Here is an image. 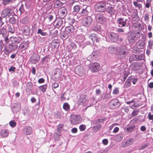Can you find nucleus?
<instances>
[{
    "instance_id": "4468645a",
    "label": "nucleus",
    "mask_w": 153,
    "mask_h": 153,
    "mask_svg": "<svg viewBox=\"0 0 153 153\" xmlns=\"http://www.w3.org/2000/svg\"><path fill=\"white\" fill-rule=\"evenodd\" d=\"M39 58L40 56L34 53L32 56L30 57V60L33 63L36 64L39 60Z\"/></svg>"
},
{
    "instance_id": "6e6d98bb",
    "label": "nucleus",
    "mask_w": 153,
    "mask_h": 153,
    "mask_svg": "<svg viewBox=\"0 0 153 153\" xmlns=\"http://www.w3.org/2000/svg\"><path fill=\"white\" fill-rule=\"evenodd\" d=\"M10 21L12 24H15L16 22V19L14 17L10 18Z\"/></svg>"
},
{
    "instance_id": "dca6fc26",
    "label": "nucleus",
    "mask_w": 153,
    "mask_h": 153,
    "mask_svg": "<svg viewBox=\"0 0 153 153\" xmlns=\"http://www.w3.org/2000/svg\"><path fill=\"white\" fill-rule=\"evenodd\" d=\"M29 43V42L27 41H22L19 46V48L22 51L26 49L28 47Z\"/></svg>"
},
{
    "instance_id": "9b49d317",
    "label": "nucleus",
    "mask_w": 153,
    "mask_h": 153,
    "mask_svg": "<svg viewBox=\"0 0 153 153\" xmlns=\"http://www.w3.org/2000/svg\"><path fill=\"white\" fill-rule=\"evenodd\" d=\"M92 22V20L91 17L88 16L83 19L82 24L85 27H88L91 25Z\"/></svg>"
},
{
    "instance_id": "5701e85b",
    "label": "nucleus",
    "mask_w": 153,
    "mask_h": 153,
    "mask_svg": "<svg viewBox=\"0 0 153 153\" xmlns=\"http://www.w3.org/2000/svg\"><path fill=\"white\" fill-rule=\"evenodd\" d=\"M132 79V76L129 77L125 83L124 85L126 88L129 87L131 86V81Z\"/></svg>"
},
{
    "instance_id": "b1692460",
    "label": "nucleus",
    "mask_w": 153,
    "mask_h": 153,
    "mask_svg": "<svg viewBox=\"0 0 153 153\" xmlns=\"http://www.w3.org/2000/svg\"><path fill=\"white\" fill-rule=\"evenodd\" d=\"M66 31L68 33H72L74 31V27L72 25H70L65 28Z\"/></svg>"
},
{
    "instance_id": "8fccbe9b",
    "label": "nucleus",
    "mask_w": 153,
    "mask_h": 153,
    "mask_svg": "<svg viewBox=\"0 0 153 153\" xmlns=\"http://www.w3.org/2000/svg\"><path fill=\"white\" fill-rule=\"evenodd\" d=\"M148 117L149 120H153V114L152 115L151 112L149 113Z\"/></svg>"
},
{
    "instance_id": "1a4fd4ad",
    "label": "nucleus",
    "mask_w": 153,
    "mask_h": 153,
    "mask_svg": "<svg viewBox=\"0 0 153 153\" xmlns=\"http://www.w3.org/2000/svg\"><path fill=\"white\" fill-rule=\"evenodd\" d=\"M127 19H125L124 21L123 18H118L117 20V23L118 25V26L119 27H122L125 26H128L127 25Z\"/></svg>"
},
{
    "instance_id": "e2e57ef3",
    "label": "nucleus",
    "mask_w": 153,
    "mask_h": 153,
    "mask_svg": "<svg viewBox=\"0 0 153 153\" xmlns=\"http://www.w3.org/2000/svg\"><path fill=\"white\" fill-rule=\"evenodd\" d=\"M132 82L133 84H135V83H136V82H137V78H135V77H134L133 78L132 77Z\"/></svg>"
},
{
    "instance_id": "4be33fe9",
    "label": "nucleus",
    "mask_w": 153,
    "mask_h": 153,
    "mask_svg": "<svg viewBox=\"0 0 153 153\" xmlns=\"http://www.w3.org/2000/svg\"><path fill=\"white\" fill-rule=\"evenodd\" d=\"M8 131L6 129H4L1 130V135L2 137H7L9 134Z\"/></svg>"
},
{
    "instance_id": "f257e3e1",
    "label": "nucleus",
    "mask_w": 153,
    "mask_h": 153,
    "mask_svg": "<svg viewBox=\"0 0 153 153\" xmlns=\"http://www.w3.org/2000/svg\"><path fill=\"white\" fill-rule=\"evenodd\" d=\"M128 53V51L124 46L120 47L118 50V56L120 59L125 58Z\"/></svg>"
},
{
    "instance_id": "79ce46f5",
    "label": "nucleus",
    "mask_w": 153,
    "mask_h": 153,
    "mask_svg": "<svg viewBox=\"0 0 153 153\" xmlns=\"http://www.w3.org/2000/svg\"><path fill=\"white\" fill-rule=\"evenodd\" d=\"M134 126H129L126 128V130L128 132H131L133 130Z\"/></svg>"
},
{
    "instance_id": "3c124183",
    "label": "nucleus",
    "mask_w": 153,
    "mask_h": 153,
    "mask_svg": "<svg viewBox=\"0 0 153 153\" xmlns=\"http://www.w3.org/2000/svg\"><path fill=\"white\" fill-rule=\"evenodd\" d=\"M80 101L84 104L86 102V99L85 98H83L82 97H80Z\"/></svg>"
},
{
    "instance_id": "e433bc0d",
    "label": "nucleus",
    "mask_w": 153,
    "mask_h": 153,
    "mask_svg": "<svg viewBox=\"0 0 153 153\" xmlns=\"http://www.w3.org/2000/svg\"><path fill=\"white\" fill-rule=\"evenodd\" d=\"M108 12L111 15H113L115 13V11L113 7H108Z\"/></svg>"
},
{
    "instance_id": "39448f33",
    "label": "nucleus",
    "mask_w": 153,
    "mask_h": 153,
    "mask_svg": "<svg viewBox=\"0 0 153 153\" xmlns=\"http://www.w3.org/2000/svg\"><path fill=\"white\" fill-rule=\"evenodd\" d=\"M81 122V117L78 115L72 116L71 119V123L73 125H77Z\"/></svg>"
},
{
    "instance_id": "ea45409f",
    "label": "nucleus",
    "mask_w": 153,
    "mask_h": 153,
    "mask_svg": "<svg viewBox=\"0 0 153 153\" xmlns=\"http://www.w3.org/2000/svg\"><path fill=\"white\" fill-rule=\"evenodd\" d=\"M9 125L12 128H14L16 126V123L14 120H11L9 122Z\"/></svg>"
},
{
    "instance_id": "49530a36",
    "label": "nucleus",
    "mask_w": 153,
    "mask_h": 153,
    "mask_svg": "<svg viewBox=\"0 0 153 153\" xmlns=\"http://www.w3.org/2000/svg\"><path fill=\"white\" fill-rule=\"evenodd\" d=\"M64 125L63 124H61L59 125L57 128V130L59 131L61 130L64 127Z\"/></svg>"
},
{
    "instance_id": "c9c22d12",
    "label": "nucleus",
    "mask_w": 153,
    "mask_h": 153,
    "mask_svg": "<svg viewBox=\"0 0 153 153\" xmlns=\"http://www.w3.org/2000/svg\"><path fill=\"white\" fill-rule=\"evenodd\" d=\"M148 48L149 49H152L153 48V40L150 39L149 41Z\"/></svg>"
},
{
    "instance_id": "4d7b16f0",
    "label": "nucleus",
    "mask_w": 153,
    "mask_h": 153,
    "mask_svg": "<svg viewBox=\"0 0 153 153\" xmlns=\"http://www.w3.org/2000/svg\"><path fill=\"white\" fill-rule=\"evenodd\" d=\"M8 29L9 32L12 33H14L15 31V30L14 28L11 27H10L8 28Z\"/></svg>"
},
{
    "instance_id": "c03bdc74",
    "label": "nucleus",
    "mask_w": 153,
    "mask_h": 153,
    "mask_svg": "<svg viewBox=\"0 0 153 153\" xmlns=\"http://www.w3.org/2000/svg\"><path fill=\"white\" fill-rule=\"evenodd\" d=\"M80 9V8L79 6L78 5H76L74 7V11L76 12H79Z\"/></svg>"
},
{
    "instance_id": "680f3d73",
    "label": "nucleus",
    "mask_w": 153,
    "mask_h": 153,
    "mask_svg": "<svg viewBox=\"0 0 153 153\" xmlns=\"http://www.w3.org/2000/svg\"><path fill=\"white\" fill-rule=\"evenodd\" d=\"M45 82V80L43 78L39 79L38 80V82L39 83H43Z\"/></svg>"
},
{
    "instance_id": "0e129e2a",
    "label": "nucleus",
    "mask_w": 153,
    "mask_h": 153,
    "mask_svg": "<svg viewBox=\"0 0 153 153\" xmlns=\"http://www.w3.org/2000/svg\"><path fill=\"white\" fill-rule=\"evenodd\" d=\"M108 142V140L107 139H104L102 141V143L105 145H107Z\"/></svg>"
},
{
    "instance_id": "6e6552de",
    "label": "nucleus",
    "mask_w": 153,
    "mask_h": 153,
    "mask_svg": "<svg viewBox=\"0 0 153 153\" xmlns=\"http://www.w3.org/2000/svg\"><path fill=\"white\" fill-rule=\"evenodd\" d=\"M144 58V55L141 54L140 55L133 54L129 57V61L132 62L133 61H138L143 60Z\"/></svg>"
},
{
    "instance_id": "ddd939ff",
    "label": "nucleus",
    "mask_w": 153,
    "mask_h": 153,
    "mask_svg": "<svg viewBox=\"0 0 153 153\" xmlns=\"http://www.w3.org/2000/svg\"><path fill=\"white\" fill-rule=\"evenodd\" d=\"M76 73L79 76H82L85 73V70L82 66H77L75 69Z\"/></svg>"
},
{
    "instance_id": "aec40b11",
    "label": "nucleus",
    "mask_w": 153,
    "mask_h": 153,
    "mask_svg": "<svg viewBox=\"0 0 153 153\" xmlns=\"http://www.w3.org/2000/svg\"><path fill=\"white\" fill-rule=\"evenodd\" d=\"M111 103L115 108L117 107L120 105V103L119 102L118 99L113 100L111 102Z\"/></svg>"
},
{
    "instance_id": "c756f323",
    "label": "nucleus",
    "mask_w": 153,
    "mask_h": 153,
    "mask_svg": "<svg viewBox=\"0 0 153 153\" xmlns=\"http://www.w3.org/2000/svg\"><path fill=\"white\" fill-rule=\"evenodd\" d=\"M54 5L56 8H57L61 7L62 5V3L59 0H57L55 2Z\"/></svg>"
},
{
    "instance_id": "4c0bfd02",
    "label": "nucleus",
    "mask_w": 153,
    "mask_h": 153,
    "mask_svg": "<svg viewBox=\"0 0 153 153\" xmlns=\"http://www.w3.org/2000/svg\"><path fill=\"white\" fill-rule=\"evenodd\" d=\"M101 128V124L97 125L94 127V130L96 131H97L100 130Z\"/></svg>"
},
{
    "instance_id": "5fc2aeb1",
    "label": "nucleus",
    "mask_w": 153,
    "mask_h": 153,
    "mask_svg": "<svg viewBox=\"0 0 153 153\" xmlns=\"http://www.w3.org/2000/svg\"><path fill=\"white\" fill-rule=\"evenodd\" d=\"M12 0H3V3L4 4L6 5L11 1Z\"/></svg>"
},
{
    "instance_id": "a211bd4d",
    "label": "nucleus",
    "mask_w": 153,
    "mask_h": 153,
    "mask_svg": "<svg viewBox=\"0 0 153 153\" xmlns=\"http://www.w3.org/2000/svg\"><path fill=\"white\" fill-rule=\"evenodd\" d=\"M135 36H134L133 33H130L127 36L128 40L130 43H133L135 41Z\"/></svg>"
},
{
    "instance_id": "7ed1b4c3",
    "label": "nucleus",
    "mask_w": 153,
    "mask_h": 153,
    "mask_svg": "<svg viewBox=\"0 0 153 153\" xmlns=\"http://www.w3.org/2000/svg\"><path fill=\"white\" fill-rule=\"evenodd\" d=\"M107 3L105 1H102L97 3L95 6L96 10L97 11L104 12L106 9V5Z\"/></svg>"
},
{
    "instance_id": "09e8293b",
    "label": "nucleus",
    "mask_w": 153,
    "mask_h": 153,
    "mask_svg": "<svg viewBox=\"0 0 153 153\" xmlns=\"http://www.w3.org/2000/svg\"><path fill=\"white\" fill-rule=\"evenodd\" d=\"M139 111V110H138L134 111L131 114V115L132 116V117H134L137 115Z\"/></svg>"
},
{
    "instance_id": "a19ab883",
    "label": "nucleus",
    "mask_w": 153,
    "mask_h": 153,
    "mask_svg": "<svg viewBox=\"0 0 153 153\" xmlns=\"http://www.w3.org/2000/svg\"><path fill=\"white\" fill-rule=\"evenodd\" d=\"M129 109L128 107L124 106L122 107L121 108L122 111H125L126 113H128L129 111Z\"/></svg>"
},
{
    "instance_id": "a878e982",
    "label": "nucleus",
    "mask_w": 153,
    "mask_h": 153,
    "mask_svg": "<svg viewBox=\"0 0 153 153\" xmlns=\"http://www.w3.org/2000/svg\"><path fill=\"white\" fill-rule=\"evenodd\" d=\"M10 15V11L8 10L5 9L3 10L1 13V15L3 17H4L7 16H9Z\"/></svg>"
},
{
    "instance_id": "37998d69",
    "label": "nucleus",
    "mask_w": 153,
    "mask_h": 153,
    "mask_svg": "<svg viewBox=\"0 0 153 153\" xmlns=\"http://www.w3.org/2000/svg\"><path fill=\"white\" fill-rule=\"evenodd\" d=\"M69 46L71 47V50H74L76 49V45L74 43L72 42L70 45Z\"/></svg>"
},
{
    "instance_id": "2f4dec72",
    "label": "nucleus",
    "mask_w": 153,
    "mask_h": 153,
    "mask_svg": "<svg viewBox=\"0 0 153 153\" xmlns=\"http://www.w3.org/2000/svg\"><path fill=\"white\" fill-rule=\"evenodd\" d=\"M61 133L59 131L56 132L54 135V138L55 140L58 141L59 140L60 136L61 135Z\"/></svg>"
},
{
    "instance_id": "423d86ee",
    "label": "nucleus",
    "mask_w": 153,
    "mask_h": 153,
    "mask_svg": "<svg viewBox=\"0 0 153 153\" xmlns=\"http://www.w3.org/2000/svg\"><path fill=\"white\" fill-rule=\"evenodd\" d=\"M95 18L97 21L101 24L104 23L107 20L106 18L101 13L97 14Z\"/></svg>"
},
{
    "instance_id": "6ab92c4d",
    "label": "nucleus",
    "mask_w": 153,
    "mask_h": 153,
    "mask_svg": "<svg viewBox=\"0 0 153 153\" xmlns=\"http://www.w3.org/2000/svg\"><path fill=\"white\" fill-rule=\"evenodd\" d=\"M23 131L25 135H30L32 133V129L30 126H26L24 128Z\"/></svg>"
},
{
    "instance_id": "f704fd0d",
    "label": "nucleus",
    "mask_w": 153,
    "mask_h": 153,
    "mask_svg": "<svg viewBox=\"0 0 153 153\" xmlns=\"http://www.w3.org/2000/svg\"><path fill=\"white\" fill-rule=\"evenodd\" d=\"M123 137V135L122 134H119L117 135L115 139L117 141L119 142L122 139Z\"/></svg>"
},
{
    "instance_id": "20e7f679",
    "label": "nucleus",
    "mask_w": 153,
    "mask_h": 153,
    "mask_svg": "<svg viewBox=\"0 0 153 153\" xmlns=\"http://www.w3.org/2000/svg\"><path fill=\"white\" fill-rule=\"evenodd\" d=\"M118 38L119 36L117 34L114 33H112L108 35L106 38V39L107 41L109 39V40H108V41L114 42L117 41Z\"/></svg>"
},
{
    "instance_id": "bb28decb",
    "label": "nucleus",
    "mask_w": 153,
    "mask_h": 153,
    "mask_svg": "<svg viewBox=\"0 0 153 153\" xmlns=\"http://www.w3.org/2000/svg\"><path fill=\"white\" fill-rule=\"evenodd\" d=\"M68 37V35L67 32H64L61 33V37L63 40H65Z\"/></svg>"
},
{
    "instance_id": "393cba45",
    "label": "nucleus",
    "mask_w": 153,
    "mask_h": 153,
    "mask_svg": "<svg viewBox=\"0 0 153 153\" xmlns=\"http://www.w3.org/2000/svg\"><path fill=\"white\" fill-rule=\"evenodd\" d=\"M37 34H40L42 36H45L48 35V34L47 32H44L41 29H38L37 32Z\"/></svg>"
},
{
    "instance_id": "bf43d9fd",
    "label": "nucleus",
    "mask_w": 153,
    "mask_h": 153,
    "mask_svg": "<svg viewBox=\"0 0 153 153\" xmlns=\"http://www.w3.org/2000/svg\"><path fill=\"white\" fill-rule=\"evenodd\" d=\"M149 15L148 14H146L144 15V19L146 21L148 20L149 19Z\"/></svg>"
},
{
    "instance_id": "cd10ccee",
    "label": "nucleus",
    "mask_w": 153,
    "mask_h": 153,
    "mask_svg": "<svg viewBox=\"0 0 153 153\" xmlns=\"http://www.w3.org/2000/svg\"><path fill=\"white\" fill-rule=\"evenodd\" d=\"M7 31L5 29L0 27V36L4 37Z\"/></svg>"
},
{
    "instance_id": "412c9836",
    "label": "nucleus",
    "mask_w": 153,
    "mask_h": 153,
    "mask_svg": "<svg viewBox=\"0 0 153 153\" xmlns=\"http://www.w3.org/2000/svg\"><path fill=\"white\" fill-rule=\"evenodd\" d=\"M11 40L15 44H18L22 40V38L20 37H12Z\"/></svg>"
},
{
    "instance_id": "de8ad7c7",
    "label": "nucleus",
    "mask_w": 153,
    "mask_h": 153,
    "mask_svg": "<svg viewBox=\"0 0 153 153\" xmlns=\"http://www.w3.org/2000/svg\"><path fill=\"white\" fill-rule=\"evenodd\" d=\"M113 93L114 95H117L119 93V91L118 88H116L113 90Z\"/></svg>"
},
{
    "instance_id": "2eb2a0df",
    "label": "nucleus",
    "mask_w": 153,
    "mask_h": 153,
    "mask_svg": "<svg viewBox=\"0 0 153 153\" xmlns=\"http://www.w3.org/2000/svg\"><path fill=\"white\" fill-rule=\"evenodd\" d=\"M67 10L66 8L62 7L58 11V14L61 18H64L66 15Z\"/></svg>"
},
{
    "instance_id": "72a5a7b5",
    "label": "nucleus",
    "mask_w": 153,
    "mask_h": 153,
    "mask_svg": "<svg viewBox=\"0 0 153 153\" xmlns=\"http://www.w3.org/2000/svg\"><path fill=\"white\" fill-rule=\"evenodd\" d=\"M32 83L31 82H27L26 85V90L28 89L29 90H31L32 89Z\"/></svg>"
},
{
    "instance_id": "f8f14e48",
    "label": "nucleus",
    "mask_w": 153,
    "mask_h": 153,
    "mask_svg": "<svg viewBox=\"0 0 153 153\" xmlns=\"http://www.w3.org/2000/svg\"><path fill=\"white\" fill-rule=\"evenodd\" d=\"M21 105L19 103H16L12 105L11 109L14 113H17L20 111Z\"/></svg>"
},
{
    "instance_id": "864d4df0",
    "label": "nucleus",
    "mask_w": 153,
    "mask_h": 153,
    "mask_svg": "<svg viewBox=\"0 0 153 153\" xmlns=\"http://www.w3.org/2000/svg\"><path fill=\"white\" fill-rule=\"evenodd\" d=\"M117 32L119 33H123L124 32V30L122 28H118L117 29Z\"/></svg>"
},
{
    "instance_id": "f03ea898",
    "label": "nucleus",
    "mask_w": 153,
    "mask_h": 153,
    "mask_svg": "<svg viewBox=\"0 0 153 153\" xmlns=\"http://www.w3.org/2000/svg\"><path fill=\"white\" fill-rule=\"evenodd\" d=\"M17 48L18 45H16L9 44L4 46V53L6 55H7L12 51H15Z\"/></svg>"
},
{
    "instance_id": "f3484780",
    "label": "nucleus",
    "mask_w": 153,
    "mask_h": 153,
    "mask_svg": "<svg viewBox=\"0 0 153 153\" xmlns=\"http://www.w3.org/2000/svg\"><path fill=\"white\" fill-rule=\"evenodd\" d=\"M133 142V139L132 138H130L129 139L127 140L125 142H123L122 144V146L123 147H125L130 146L132 144Z\"/></svg>"
},
{
    "instance_id": "338daca9",
    "label": "nucleus",
    "mask_w": 153,
    "mask_h": 153,
    "mask_svg": "<svg viewBox=\"0 0 153 153\" xmlns=\"http://www.w3.org/2000/svg\"><path fill=\"white\" fill-rule=\"evenodd\" d=\"M71 131L73 133H76L77 131V129L76 128H74L71 129Z\"/></svg>"
},
{
    "instance_id": "69168bd1",
    "label": "nucleus",
    "mask_w": 153,
    "mask_h": 153,
    "mask_svg": "<svg viewBox=\"0 0 153 153\" xmlns=\"http://www.w3.org/2000/svg\"><path fill=\"white\" fill-rule=\"evenodd\" d=\"M119 130V128L118 127H115L113 131V132L114 133H116Z\"/></svg>"
},
{
    "instance_id": "9d476101",
    "label": "nucleus",
    "mask_w": 153,
    "mask_h": 153,
    "mask_svg": "<svg viewBox=\"0 0 153 153\" xmlns=\"http://www.w3.org/2000/svg\"><path fill=\"white\" fill-rule=\"evenodd\" d=\"M100 68V65L98 63H94L90 65L89 69L92 72H94L98 71Z\"/></svg>"
},
{
    "instance_id": "58836bf2",
    "label": "nucleus",
    "mask_w": 153,
    "mask_h": 153,
    "mask_svg": "<svg viewBox=\"0 0 153 153\" xmlns=\"http://www.w3.org/2000/svg\"><path fill=\"white\" fill-rule=\"evenodd\" d=\"M116 50V49L113 48L112 47H109L108 48V51L111 54L114 53H115V51Z\"/></svg>"
},
{
    "instance_id": "a18cd8bd",
    "label": "nucleus",
    "mask_w": 153,
    "mask_h": 153,
    "mask_svg": "<svg viewBox=\"0 0 153 153\" xmlns=\"http://www.w3.org/2000/svg\"><path fill=\"white\" fill-rule=\"evenodd\" d=\"M86 127L85 125H81L79 127V128L81 131H85L86 129Z\"/></svg>"
},
{
    "instance_id": "603ef678",
    "label": "nucleus",
    "mask_w": 153,
    "mask_h": 153,
    "mask_svg": "<svg viewBox=\"0 0 153 153\" xmlns=\"http://www.w3.org/2000/svg\"><path fill=\"white\" fill-rule=\"evenodd\" d=\"M147 3H146L145 6L147 8H149L151 4L152 1H146Z\"/></svg>"
},
{
    "instance_id": "c85d7f7f",
    "label": "nucleus",
    "mask_w": 153,
    "mask_h": 153,
    "mask_svg": "<svg viewBox=\"0 0 153 153\" xmlns=\"http://www.w3.org/2000/svg\"><path fill=\"white\" fill-rule=\"evenodd\" d=\"M63 108L64 110L67 112L69 111L70 110V105L67 102L63 104Z\"/></svg>"
},
{
    "instance_id": "7c9ffc66",
    "label": "nucleus",
    "mask_w": 153,
    "mask_h": 153,
    "mask_svg": "<svg viewBox=\"0 0 153 153\" xmlns=\"http://www.w3.org/2000/svg\"><path fill=\"white\" fill-rule=\"evenodd\" d=\"M47 87V85H44L39 87L40 90L43 93H44L46 91V90Z\"/></svg>"
},
{
    "instance_id": "13d9d810",
    "label": "nucleus",
    "mask_w": 153,
    "mask_h": 153,
    "mask_svg": "<svg viewBox=\"0 0 153 153\" xmlns=\"http://www.w3.org/2000/svg\"><path fill=\"white\" fill-rule=\"evenodd\" d=\"M59 86V84L58 83L54 82L52 85L53 87L54 88H57Z\"/></svg>"
},
{
    "instance_id": "052dcab7",
    "label": "nucleus",
    "mask_w": 153,
    "mask_h": 153,
    "mask_svg": "<svg viewBox=\"0 0 153 153\" xmlns=\"http://www.w3.org/2000/svg\"><path fill=\"white\" fill-rule=\"evenodd\" d=\"M106 120L105 118H104L103 119H98V122L99 123H102L105 121Z\"/></svg>"
},
{
    "instance_id": "774afa93",
    "label": "nucleus",
    "mask_w": 153,
    "mask_h": 153,
    "mask_svg": "<svg viewBox=\"0 0 153 153\" xmlns=\"http://www.w3.org/2000/svg\"><path fill=\"white\" fill-rule=\"evenodd\" d=\"M105 99H109L111 98V96L110 94H107L104 96Z\"/></svg>"
},
{
    "instance_id": "0eeeda50",
    "label": "nucleus",
    "mask_w": 153,
    "mask_h": 153,
    "mask_svg": "<svg viewBox=\"0 0 153 153\" xmlns=\"http://www.w3.org/2000/svg\"><path fill=\"white\" fill-rule=\"evenodd\" d=\"M88 39L89 41L87 43V45L89 44L91 41H92L93 44H95L98 40L97 35L94 33H92L90 35Z\"/></svg>"
},
{
    "instance_id": "473e14b6",
    "label": "nucleus",
    "mask_w": 153,
    "mask_h": 153,
    "mask_svg": "<svg viewBox=\"0 0 153 153\" xmlns=\"http://www.w3.org/2000/svg\"><path fill=\"white\" fill-rule=\"evenodd\" d=\"M88 7H87L85 8H83L82 11L81 15L82 16H86L88 15V12L87 10Z\"/></svg>"
}]
</instances>
